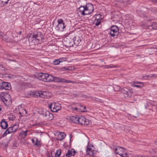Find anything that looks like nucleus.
Instances as JSON below:
<instances>
[{
	"label": "nucleus",
	"mask_w": 157,
	"mask_h": 157,
	"mask_svg": "<svg viewBox=\"0 0 157 157\" xmlns=\"http://www.w3.org/2000/svg\"><path fill=\"white\" fill-rule=\"evenodd\" d=\"M94 10L93 5L90 3H88L85 6L80 7L77 11L78 13L84 16L90 14Z\"/></svg>",
	"instance_id": "f257e3e1"
},
{
	"label": "nucleus",
	"mask_w": 157,
	"mask_h": 157,
	"mask_svg": "<svg viewBox=\"0 0 157 157\" xmlns=\"http://www.w3.org/2000/svg\"><path fill=\"white\" fill-rule=\"evenodd\" d=\"M42 38L43 35L40 32H36L31 34V36L29 38V40L32 44L35 45L38 44Z\"/></svg>",
	"instance_id": "f03ea898"
},
{
	"label": "nucleus",
	"mask_w": 157,
	"mask_h": 157,
	"mask_svg": "<svg viewBox=\"0 0 157 157\" xmlns=\"http://www.w3.org/2000/svg\"><path fill=\"white\" fill-rule=\"evenodd\" d=\"M37 77L39 80L45 82H50L53 80L52 75L46 73H38Z\"/></svg>",
	"instance_id": "7ed1b4c3"
},
{
	"label": "nucleus",
	"mask_w": 157,
	"mask_h": 157,
	"mask_svg": "<svg viewBox=\"0 0 157 157\" xmlns=\"http://www.w3.org/2000/svg\"><path fill=\"white\" fill-rule=\"evenodd\" d=\"M1 99L4 104L6 105H11L12 101L10 98V96L8 94L2 93L0 94Z\"/></svg>",
	"instance_id": "20e7f679"
},
{
	"label": "nucleus",
	"mask_w": 157,
	"mask_h": 157,
	"mask_svg": "<svg viewBox=\"0 0 157 157\" xmlns=\"http://www.w3.org/2000/svg\"><path fill=\"white\" fill-rule=\"evenodd\" d=\"M121 92L123 94L124 98L128 99L130 98L133 93L132 89H128L126 87H124L121 89Z\"/></svg>",
	"instance_id": "39448f33"
},
{
	"label": "nucleus",
	"mask_w": 157,
	"mask_h": 157,
	"mask_svg": "<svg viewBox=\"0 0 157 157\" xmlns=\"http://www.w3.org/2000/svg\"><path fill=\"white\" fill-rule=\"evenodd\" d=\"M94 146L93 145H88L86 150V154L90 157H95L97 152L93 149Z\"/></svg>",
	"instance_id": "423d86ee"
},
{
	"label": "nucleus",
	"mask_w": 157,
	"mask_h": 157,
	"mask_svg": "<svg viewBox=\"0 0 157 157\" xmlns=\"http://www.w3.org/2000/svg\"><path fill=\"white\" fill-rule=\"evenodd\" d=\"M48 107L52 112H56L61 109V105L58 103L54 102L50 103Z\"/></svg>",
	"instance_id": "0eeeda50"
},
{
	"label": "nucleus",
	"mask_w": 157,
	"mask_h": 157,
	"mask_svg": "<svg viewBox=\"0 0 157 157\" xmlns=\"http://www.w3.org/2000/svg\"><path fill=\"white\" fill-rule=\"evenodd\" d=\"M53 80H51L50 82L55 81L56 82L67 83H77L76 82L72 81L70 80H67L64 78L59 77H56L52 75Z\"/></svg>",
	"instance_id": "6e6552de"
},
{
	"label": "nucleus",
	"mask_w": 157,
	"mask_h": 157,
	"mask_svg": "<svg viewBox=\"0 0 157 157\" xmlns=\"http://www.w3.org/2000/svg\"><path fill=\"white\" fill-rule=\"evenodd\" d=\"M115 152L122 157H126L127 154L126 150L124 148L118 147L115 149Z\"/></svg>",
	"instance_id": "1a4fd4ad"
},
{
	"label": "nucleus",
	"mask_w": 157,
	"mask_h": 157,
	"mask_svg": "<svg viewBox=\"0 0 157 157\" xmlns=\"http://www.w3.org/2000/svg\"><path fill=\"white\" fill-rule=\"evenodd\" d=\"M119 33V28L117 26H113L111 27L110 34L112 37L117 36Z\"/></svg>",
	"instance_id": "9d476101"
},
{
	"label": "nucleus",
	"mask_w": 157,
	"mask_h": 157,
	"mask_svg": "<svg viewBox=\"0 0 157 157\" xmlns=\"http://www.w3.org/2000/svg\"><path fill=\"white\" fill-rule=\"evenodd\" d=\"M143 27L146 29H149L151 30L152 29H157V22H153L151 25H143Z\"/></svg>",
	"instance_id": "9b49d317"
},
{
	"label": "nucleus",
	"mask_w": 157,
	"mask_h": 157,
	"mask_svg": "<svg viewBox=\"0 0 157 157\" xmlns=\"http://www.w3.org/2000/svg\"><path fill=\"white\" fill-rule=\"evenodd\" d=\"M58 24L56 28L58 30L61 31H63L64 28L65 24L63 22V21L62 19H58L57 20Z\"/></svg>",
	"instance_id": "f8f14e48"
},
{
	"label": "nucleus",
	"mask_w": 157,
	"mask_h": 157,
	"mask_svg": "<svg viewBox=\"0 0 157 157\" xmlns=\"http://www.w3.org/2000/svg\"><path fill=\"white\" fill-rule=\"evenodd\" d=\"M18 128V125L15 124L13 126L9 127L5 132L6 134H8L12 132H15L17 130Z\"/></svg>",
	"instance_id": "ddd939ff"
},
{
	"label": "nucleus",
	"mask_w": 157,
	"mask_h": 157,
	"mask_svg": "<svg viewBox=\"0 0 157 157\" xmlns=\"http://www.w3.org/2000/svg\"><path fill=\"white\" fill-rule=\"evenodd\" d=\"M89 123V120L86 119L83 117L81 116L79 117L78 123V124H80L81 125H88Z\"/></svg>",
	"instance_id": "4468645a"
},
{
	"label": "nucleus",
	"mask_w": 157,
	"mask_h": 157,
	"mask_svg": "<svg viewBox=\"0 0 157 157\" xmlns=\"http://www.w3.org/2000/svg\"><path fill=\"white\" fill-rule=\"evenodd\" d=\"M43 115L45 117L46 119L48 121H51L53 119V115L49 111H46L43 113Z\"/></svg>",
	"instance_id": "2eb2a0df"
},
{
	"label": "nucleus",
	"mask_w": 157,
	"mask_h": 157,
	"mask_svg": "<svg viewBox=\"0 0 157 157\" xmlns=\"http://www.w3.org/2000/svg\"><path fill=\"white\" fill-rule=\"evenodd\" d=\"M72 109L73 110H75L77 111L85 112L86 111V107L79 104H78V107L75 108L72 107Z\"/></svg>",
	"instance_id": "dca6fc26"
},
{
	"label": "nucleus",
	"mask_w": 157,
	"mask_h": 157,
	"mask_svg": "<svg viewBox=\"0 0 157 157\" xmlns=\"http://www.w3.org/2000/svg\"><path fill=\"white\" fill-rule=\"evenodd\" d=\"M1 89L9 90L11 89V86L10 83L2 82Z\"/></svg>",
	"instance_id": "f3484780"
},
{
	"label": "nucleus",
	"mask_w": 157,
	"mask_h": 157,
	"mask_svg": "<svg viewBox=\"0 0 157 157\" xmlns=\"http://www.w3.org/2000/svg\"><path fill=\"white\" fill-rule=\"evenodd\" d=\"M133 84H132V86L133 87H136L138 88H142L144 86V84L143 82L136 81H134L133 82Z\"/></svg>",
	"instance_id": "a211bd4d"
},
{
	"label": "nucleus",
	"mask_w": 157,
	"mask_h": 157,
	"mask_svg": "<svg viewBox=\"0 0 157 157\" xmlns=\"http://www.w3.org/2000/svg\"><path fill=\"white\" fill-rule=\"evenodd\" d=\"M78 119L79 117L77 115H75L71 117L70 118L69 120L71 122L75 123L78 124Z\"/></svg>",
	"instance_id": "6ab92c4d"
},
{
	"label": "nucleus",
	"mask_w": 157,
	"mask_h": 157,
	"mask_svg": "<svg viewBox=\"0 0 157 157\" xmlns=\"http://www.w3.org/2000/svg\"><path fill=\"white\" fill-rule=\"evenodd\" d=\"M76 152L73 149L68 150L67 153L66 154V156L67 157H71L75 155Z\"/></svg>",
	"instance_id": "aec40b11"
},
{
	"label": "nucleus",
	"mask_w": 157,
	"mask_h": 157,
	"mask_svg": "<svg viewBox=\"0 0 157 157\" xmlns=\"http://www.w3.org/2000/svg\"><path fill=\"white\" fill-rule=\"evenodd\" d=\"M0 123L1 126L2 128L3 129H6L7 128L8 124L7 122L6 121L5 119H2Z\"/></svg>",
	"instance_id": "412c9836"
},
{
	"label": "nucleus",
	"mask_w": 157,
	"mask_h": 157,
	"mask_svg": "<svg viewBox=\"0 0 157 157\" xmlns=\"http://www.w3.org/2000/svg\"><path fill=\"white\" fill-rule=\"evenodd\" d=\"M65 61V58H60L59 59H57L53 61V64L55 65H58L60 62L63 61Z\"/></svg>",
	"instance_id": "4be33fe9"
},
{
	"label": "nucleus",
	"mask_w": 157,
	"mask_h": 157,
	"mask_svg": "<svg viewBox=\"0 0 157 157\" xmlns=\"http://www.w3.org/2000/svg\"><path fill=\"white\" fill-rule=\"evenodd\" d=\"M75 44L78 45L80 42L81 40L78 36L75 37L72 40Z\"/></svg>",
	"instance_id": "5701e85b"
},
{
	"label": "nucleus",
	"mask_w": 157,
	"mask_h": 157,
	"mask_svg": "<svg viewBox=\"0 0 157 157\" xmlns=\"http://www.w3.org/2000/svg\"><path fill=\"white\" fill-rule=\"evenodd\" d=\"M66 135L64 132L60 133L58 135V140L61 141L65 137Z\"/></svg>",
	"instance_id": "b1692460"
},
{
	"label": "nucleus",
	"mask_w": 157,
	"mask_h": 157,
	"mask_svg": "<svg viewBox=\"0 0 157 157\" xmlns=\"http://www.w3.org/2000/svg\"><path fill=\"white\" fill-rule=\"evenodd\" d=\"M35 140L34 139H32V140L33 144L35 146H38L40 145V141H39L37 138H35Z\"/></svg>",
	"instance_id": "393cba45"
},
{
	"label": "nucleus",
	"mask_w": 157,
	"mask_h": 157,
	"mask_svg": "<svg viewBox=\"0 0 157 157\" xmlns=\"http://www.w3.org/2000/svg\"><path fill=\"white\" fill-rule=\"evenodd\" d=\"M29 131L27 130L24 131H22L20 133V135L21 136L22 138L24 139L25 138L27 135V132Z\"/></svg>",
	"instance_id": "a878e982"
},
{
	"label": "nucleus",
	"mask_w": 157,
	"mask_h": 157,
	"mask_svg": "<svg viewBox=\"0 0 157 157\" xmlns=\"http://www.w3.org/2000/svg\"><path fill=\"white\" fill-rule=\"evenodd\" d=\"M72 40L69 36L66 37L64 39V41L66 42V44L67 45L70 44Z\"/></svg>",
	"instance_id": "bb28decb"
},
{
	"label": "nucleus",
	"mask_w": 157,
	"mask_h": 157,
	"mask_svg": "<svg viewBox=\"0 0 157 157\" xmlns=\"http://www.w3.org/2000/svg\"><path fill=\"white\" fill-rule=\"evenodd\" d=\"M40 97L46 98L47 97V92L45 91H40Z\"/></svg>",
	"instance_id": "cd10ccee"
},
{
	"label": "nucleus",
	"mask_w": 157,
	"mask_h": 157,
	"mask_svg": "<svg viewBox=\"0 0 157 157\" xmlns=\"http://www.w3.org/2000/svg\"><path fill=\"white\" fill-rule=\"evenodd\" d=\"M40 91H37L34 92L33 95L35 97H40Z\"/></svg>",
	"instance_id": "c85d7f7f"
},
{
	"label": "nucleus",
	"mask_w": 157,
	"mask_h": 157,
	"mask_svg": "<svg viewBox=\"0 0 157 157\" xmlns=\"http://www.w3.org/2000/svg\"><path fill=\"white\" fill-rule=\"evenodd\" d=\"M95 18L96 20H101L102 19V16L100 14H98L95 16Z\"/></svg>",
	"instance_id": "c756f323"
},
{
	"label": "nucleus",
	"mask_w": 157,
	"mask_h": 157,
	"mask_svg": "<svg viewBox=\"0 0 157 157\" xmlns=\"http://www.w3.org/2000/svg\"><path fill=\"white\" fill-rule=\"evenodd\" d=\"M61 154V150L59 149L56 151L55 154V156L56 157H59Z\"/></svg>",
	"instance_id": "7c9ffc66"
},
{
	"label": "nucleus",
	"mask_w": 157,
	"mask_h": 157,
	"mask_svg": "<svg viewBox=\"0 0 157 157\" xmlns=\"http://www.w3.org/2000/svg\"><path fill=\"white\" fill-rule=\"evenodd\" d=\"M153 77V75H147L144 76L143 77V78L145 79H149Z\"/></svg>",
	"instance_id": "2f4dec72"
},
{
	"label": "nucleus",
	"mask_w": 157,
	"mask_h": 157,
	"mask_svg": "<svg viewBox=\"0 0 157 157\" xmlns=\"http://www.w3.org/2000/svg\"><path fill=\"white\" fill-rule=\"evenodd\" d=\"M16 117L15 116L13 115H10L8 119L10 121H13L15 119Z\"/></svg>",
	"instance_id": "473e14b6"
},
{
	"label": "nucleus",
	"mask_w": 157,
	"mask_h": 157,
	"mask_svg": "<svg viewBox=\"0 0 157 157\" xmlns=\"http://www.w3.org/2000/svg\"><path fill=\"white\" fill-rule=\"evenodd\" d=\"M113 88L114 90L116 91H118L120 90V87L117 85H115L113 87Z\"/></svg>",
	"instance_id": "72a5a7b5"
},
{
	"label": "nucleus",
	"mask_w": 157,
	"mask_h": 157,
	"mask_svg": "<svg viewBox=\"0 0 157 157\" xmlns=\"http://www.w3.org/2000/svg\"><path fill=\"white\" fill-rule=\"evenodd\" d=\"M101 20H95V24L96 26H98L101 23Z\"/></svg>",
	"instance_id": "f704fd0d"
},
{
	"label": "nucleus",
	"mask_w": 157,
	"mask_h": 157,
	"mask_svg": "<svg viewBox=\"0 0 157 157\" xmlns=\"http://www.w3.org/2000/svg\"><path fill=\"white\" fill-rule=\"evenodd\" d=\"M10 0H1L2 3L5 2V4H7Z\"/></svg>",
	"instance_id": "c9c22d12"
},
{
	"label": "nucleus",
	"mask_w": 157,
	"mask_h": 157,
	"mask_svg": "<svg viewBox=\"0 0 157 157\" xmlns=\"http://www.w3.org/2000/svg\"><path fill=\"white\" fill-rule=\"evenodd\" d=\"M151 152L153 154H157V149L153 150Z\"/></svg>",
	"instance_id": "e433bc0d"
},
{
	"label": "nucleus",
	"mask_w": 157,
	"mask_h": 157,
	"mask_svg": "<svg viewBox=\"0 0 157 157\" xmlns=\"http://www.w3.org/2000/svg\"><path fill=\"white\" fill-rule=\"evenodd\" d=\"M2 82L3 81L0 79V89H1Z\"/></svg>",
	"instance_id": "4c0bfd02"
},
{
	"label": "nucleus",
	"mask_w": 157,
	"mask_h": 157,
	"mask_svg": "<svg viewBox=\"0 0 157 157\" xmlns=\"http://www.w3.org/2000/svg\"><path fill=\"white\" fill-rule=\"evenodd\" d=\"M132 157H139V155L133 154L132 155Z\"/></svg>",
	"instance_id": "58836bf2"
},
{
	"label": "nucleus",
	"mask_w": 157,
	"mask_h": 157,
	"mask_svg": "<svg viewBox=\"0 0 157 157\" xmlns=\"http://www.w3.org/2000/svg\"><path fill=\"white\" fill-rule=\"evenodd\" d=\"M151 1L153 3H157V0H151Z\"/></svg>",
	"instance_id": "ea45409f"
},
{
	"label": "nucleus",
	"mask_w": 157,
	"mask_h": 157,
	"mask_svg": "<svg viewBox=\"0 0 157 157\" xmlns=\"http://www.w3.org/2000/svg\"><path fill=\"white\" fill-rule=\"evenodd\" d=\"M115 67H116L115 66H111L110 65H109V66H108L107 67H106V68H114Z\"/></svg>",
	"instance_id": "a19ab883"
},
{
	"label": "nucleus",
	"mask_w": 157,
	"mask_h": 157,
	"mask_svg": "<svg viewBox=\"0 0 157 157\" xmlns=\"http://www.w3.org/2000/svg\"><path fill=\"white\" fill-rule=\"evenodd\" d=\"M21 33H22V32L21 31H20L19 33H18V34L19 35H21Z\"/></svg>",
	"instance_id": "79ce46f5"
},
{
	"label": "nucleus",
	"mask_w": 157,
	"mask_h": 157,
	"mask_svg": "<svg viewBox=\"0 0 157 157\" xmlns=\"http://www.w3.org/2000/svg\"><path fill=\"white\" fill-rule=\"evenodd\" d=\"M98 101L100 102H102V101L101 100H99Z\"/></svg>",
	"instance_id": "37998d69"
},
{
	"label": "nucleus",
	"mask_w": 157,
	"mask_h": 157,
	"mask_svg": "<svg viewBox=\"0 0 157 157\" xmlns=\"http://www.w3.org/2000/svg\"><path fill=\"white\" fill-rule=\"evenodd\" d=\"M1 110H2L1 107L0 105V111Z\"/></svg>",
	"instance_id": "c03bdc74"
},
{
	"label": "nucleus",
	"mask_w": 157,
	"mask_h": 157,
	"mask_svg": "<svg viewBox=\"0 0 157 157\" xmlns=\"http://www.w3.org/2000/svg\"><path fill=\"white\" fill-rule=\"evenodd\" d=\"M140 157H148L146 156H141Z\"/></svg>",
	"instance_id": "a18cd8bd"
},
{
	"label": "nucleus",
	"mask_w": 157,
	"mask_h": 157,
	"mask_svg": "<svg viewBox=\"0 0 157 157\" xmlns=\"http://www.w3.org/2000/svg\"><path fill=\"white\" fill-rule=\"evenodd\" d=\"M0 157H2V156H0Z\"/></svg>",
	"instance_id": "49530a36"
}]
</instances>
